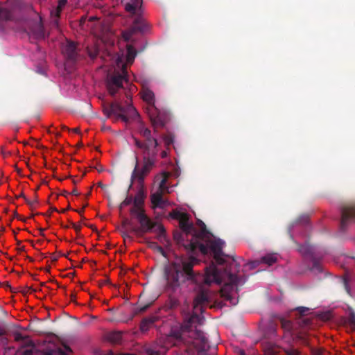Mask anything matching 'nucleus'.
<instances>
[{
	"label": "nucleus",
	"instance_id": "1",
	"mask_svg": "<svg viewBox=\"0 0 355 355\" xmlns=\"http://www.w3.org/2000/svg\"><path fill=\"white\" fill-rule=\"evenodd\" d=\"M196 225L200 230L196 228L197 239H190L184 248L187 252L189 263L183 264L182 266H193L199 264L202 258H211L209 266H216L214 261L218 265H225V266H240L244 261L243 258H235L233 256L226 254L223 249L225 242L218 239L211 233L203 221L198 219Z\"/></svg>",
	"mask_w": 355,
	"mask_h": 355
},
{
	"label": "nucleus",
	"instance_id": "2",
	"mask_svg": "<svg viewBox=\"0 0 355 355\" xmlns=\"http://www.w3.org/2000/svg\"><path fill=\"white\" fill-rule=\"evenodd\" d=\"M209 302L208 291L202 289L193 300L192 313H185L179 331L171 332V337L175 340V345L184 343L199 349L209 347L208 339L201 330L205 318L202 315L204 306Z\"/></svg>",
	"mask_w": 355,
	"mask_h": 355
},
{
	"label": "nucleus",
	"instance_id": "3",
	"mask_svg": "<svg viewBox=\"0 0 355 355\" xmlns=\"http://www.w3.org/2000/svg\"><path fill=\"white\" fill-rule=\"evenodd\" d=\"M139 132L144 138V141H140L137 138H134V141L135 146L141 151L142 163L140 167L139 159L136 156L135 166L131 175V183L137 180L141 184L145 178L155 166L159 144L157 139L152 137L151 131L148 128L141 126L139 129Z\"/></svg>",
	"mask_w": 355,
	"mask_h": 355
},
{
	"label": "nucleus",
	"instance_id": "4",
	"mask_svg": "<svg viewBox=\"0 0 355 355\" xmlns=\"http://www.w3.org/2000/svg\"><path fill=\"white\" fill-rule=\"evenodd\" d=\"M228 268H205L203 282L210 286L212 284H221L223 282L232 286H241L245 279L227 270Z\"/></svg>",
	"mask_w": 355,
	"mask_h": 355
},
{
	"label": "nucleus",
	"instance_id": "5",
	"mask_svg": "<svg viewBox=\"0 0 355 355\" xmlns=\"http://www.w3.org/2000/svg\"><path fill=\"white\" fill-rule=\"evenodd\" d=\"M130 214L133 215L139 223V227H132V232L137 234H144L152 231L155 229V232L157 233V238L160 241H166V230L164 227L158 224L157 222L151 220V219L145 214L144 209H135L130 211Z\"/></svg>",
	"mask_w": 355,
	"mask_h": 355
},
{
	"label": "nucleus",
	"instance_id": "6",
	"mask_svg": "<svg viewBox=\"0 0 355 355\" xmlns=\"http://www.w3.org/2000/svg\"><path fill=\"white\" fill-rule=\"evenodd\" d=\"M103 111L107 118H112L114 121L121 119L125 123L138 115L136 109L128 101H125L124 106L118 101L105 103L103 105Z\"/></svg>",
	"mask_w": 355,
	"mask_h": 355
},
{
	"label": "nucleus",
	"instance_id": "7",
	"mask_svg": "<svg viewBox=\"0 0 355 355\" xmlns=\"http://www.w3.org/2000/svg\"><path fill=\"white\" fill-rule=\"evenodd\" d=\"M166 284L172 291H175L182 282L186 280L197 282V276L193 268H164Z\"/></svg>",
	"mask_w": 355,
	"mask_h": 355
},
{
	"label": "nucleus",
	"instance_id": "8",
	"mask_svg": "<svg viewBox=\"0 0 355 355\" xmlns=\"http://www.w3.org/2000/svg\"><path fill=\"white\" fill-rule=\"evenodd\" d=\"M178 221L182 232L175 231L173 232V239L178 245L184 247V244H187L190 239L198 240L197 234L195 233L196 227L193 223L189 221V216L187 214L184 213Z\"/></svg>",
	"mask_w": 355,
	"mask_h": 355
},
{
	"label": "nucleus",
	"instance_id": "9",
	"mask_svg": "<svg viewBox=\"0 0 355 355\" xmlns=\"http://www.w3.org/2000/svg\"><path fill=\"white\" fill-rule=\"evenodd\" d=\"M142 99L146 102L149 105L152 106L155 110V113L150 114V119L154 127V132H157V128L159 127H164L168 121V114L164 116L160 110H157L155 106V94L154 93L148 89H144L141 92Z\"/></svg>",
	"mask_w": 355,
	"mask_h": 355
},
{
	"label": "nucleus",
	"instance_id": "10",
	"mask_svg": "<svg viewBox=\"0 0 355 355\" xmlns=\"http://www.w3.org/2000/svg\"><path fill=\"white\" fill-rule=\"evenodd\" d=\"M123 82L128 84V71L126 66L124 65L121 72H115L112 75L107 76L106 80V87L109 94L114 96L118 91L123 88Z\"/></svg>",
	"mask_w": 355,
	"mask_h": 355
},
{
	"label": "nucleus",
	"instance_id": "11",
	"mask_svg": "<svg viewBox=\"0 0 355 355\" xmlns=\"http://www.w3.org/2000/svg\"><path fill=\"white\" fill-rule=\"evenodd\" d=\"M279 320L282 328L284 331L290 333L292 336H295L302 344L309 346V340L306 333L297 331L291 321L284 318H280Z\"/></svg>",
	"mask_w": 355,
	"mask_h": 355
},
{
	"label": "nucleus",
	"instance_id": "12",
	"mask_svg": "<svg viewBox=\"0 0 355 355\" xmlns=\"http://www.w3.org/2000/svg\"><path fill=\"white\" fill-rule=\"evenodd\" d=\"M281 259L280 255L277 253H269L261 257L260 259L249 260L247 263H243V266H257L261 264H266L270 266L279 263Z\"/></svg>",
	"mask_w": 355,
	"mask_h": 355
},
{
	"label": "nucleus",
	"instance_id": "13",
	"mask_svg": "<svg viewBox=\"0 0 355 355\" xmlns=\"http://www.w3.org/2000/svg\"><path fill=\"white\" fill-rule=\"evenodd\" d=\"M340 211V228L342 231H345L349 223L355 221V206H343Z\"/></svg>",
	"mask_w": 355,
	"mask_h": 355
},
{
	"label": "nucleus",
	"instance_id": "14",
	"mask_svg": "<svg viewBox=\"0 0 355 355\" xmlns=\"http://www.w3.org/2000/svg\"><path fill=\"white\" fill-rule=\"evenodd\" d=\"M72 349L64 343H54V347H47L43 355H71Z\"/></svg>",
	"mask_w": 355,
	"mask_h": 355
},
{
	"label": "nucleus",
	"instance_id": "15",
	"mask_svg": "<svg viewBox=\"0 0 355 355\" xmlns=\"http://www.w3.org/2000/svg\"><path fill=\"white\" fill-rule=\"evenodd\" d=\"M63 53L66 58L72 62H76L78 58L77 46L73 42H67L63 48Z\"/></svg>",
	"mask_w": 355,
	"mask_h": 355
},
{
	"label": "nucleus",
	"instance_id": "16",
	"mask_svg": "<svg viewBox=\"0 0 355 355\" xmlns=\"http://www.w3.org/2000/svg\"><path fill=\"white\" fill-rule=\"evenodd\" d=\"M296 311H297L300 314L299 318L297 319L298 326L301 328L309 327L311 324V320L310 318L305 317L307 315V312L309 311V309L304 306H300L296 309Z\"/></svg>",
	"mask_w": 355,
	"mask_h": 355
},
{
	"label": "nucleus",
	"instance_id": "17",
	"mask_svg": "<svg viewBox=\"0 0 355 355\" xmlns=\"http://www.w3.org/2000/svg\"><path fill=\"white\" fill-rule=\"evenodd\" d=\"M67 2V0H58V4L56 8L51 11V22L56 26H58V20L60 13Z\"/></svg>",
	"mask_w": 355,
	"mask_h": 355
},
{
	"label": "nucleus",
	"instance_id": "18",
	"mask_svg": "<svg viewBox=\"0 0 355 355\" xmlns=\"http://www.w3.org/2000/svg\"><path fill=\"white\" fill-rule=\"evenodd\" d=\"M105 339L112 345H121L123 341V332L120 331L107 332L105 335Z\"/></svg>",
	"mask_w": 355,
	"mask_h": 355
},
{
	"label": "nucleus",
	"instance_id": "19",
	"mask_svg": "<svg viewBox=\"0 0 355 355\" xmlns=\"http://www.w3.org/2000/svg\"><path fill=\"white\" fill-rule=\"evenodd\" d=\"M299 252L306 257H309L313 260V266H318V263L315 261L314 248L309 244L300 245L298 248Z\"/></svg>",
	"mask_w": 355,
	"mask_h": 355
},
{
	"label": "nucleus",
	"instance_id": "20",
	"mask_svg": "<svg viewBox=\"0 0 355 355\" xmlns=\"http://www.w3.org/2000/svg\"><path fill=\"white\" fill-rule=\"evenodd\" d=\"M121 3L125 6L127 12L135 15L136 14L137 9L141 7L142 0H121Z\"/></svg>",
	"mask_w": 355,
	"mask_h": 355
},
{
	"label": "nucleus",
	"instance_id": "21",
	"mask_svg": "<svg viewBox=\"0 0 355 355\" xmlns=\"http://www.w3.org/2000/svg\"><path fill=\"white\" fill-rule=\"evenodd\" d=\"M163 192L157 191L150 196L151 202L154 208H164L166 205V202L163 199Z\"/></svg>",
	"mask_w": 355,
	"mask_h": 355
},
{
	"label": "nucleus",
	"instance_id": "22",
	"mask_svg": "<svg viewBox=\"0 0 355 355\" xmlns=\"http://www.w3.org/2000/svg\"><path fill=\"white\" fill-rule=\"evenodd\" d=\"M15 340L17 342H22L19 349H23L26 347L35 348L34 342L30 338L29 336H24L20 333L15 334Z\"/></svg>",
	"mask_w": 355,
	"mask_h": 355
},
{
	"label": "nucleus",
	"instance_id": "23",
	"mask_svg": "<svg viewBox=\"0 0 355 355\" xmlns=\"http://www.w3.org/2000/svg\"><path fill=\"white\" fill-rule=\"evenodd\" d=\"M130 28L135 33L137 32L143 33L146 30V23L143 17L137 16Z\"/></svg>",
	"mask_w": 355,
	"mask_h": 355
},
{
	"label": "nucleus",
	"instance_id": "24",
	"mask_svg": "<svg viewBox=\"0 0 355 355\" xmlns=\"http://www.w3.org/2000/svg\"><path fill=\"white\" fill-rule=\"evenodd\" d=\"M144 193L142 190H139L136 194L134 200H133V207L131 208L130 211H133L135 209H144L142 207L144 201Z\"/></svg>",
	"mask_w": 355,
	"mask_h": 355
},
{
	"label": "nucleus",
	"instance_id": "25",
	"mask_svg": "<svg viewBox=\"0 0 355 355\" xmlns=\"http://www.w3.org/2000/svg\"><path fill=\"white\" fill-rule=\"evenodd\" d=\"M31 31L37 39H44L45 37V31L41 22H38L32 28Z\"/></svg>",
	"mask_w": 355,
	"mask_h": 355
},
{
	"label": "nucleus",
	"instance_id": "26",
	"mask_svg": "<svg viewBox=\"0 0 355 355\" xmlns=\"http://www.w3.org/2000/svg\"><path fill=\"white\" fill-rule=\"evenodd\" d=\"M168 178V174L166 172L162 174L161 180L159 183V187L157 191H162L163 193L167 192L168 193V188L166 187V182Z\"/></svg>",
	"mask_w": 355,
	"mask_h": 355
},
{
	"label": "nucleus",
	"instance_id": "27",
	"mask_svg": "<svg viewBox=\"0 0 355 355\" xmlns=\"http://www.w3.org/2000/svg\"><path fill=\"white\" fill-rule=\"evenodd\" d=\"M155 320L153 318H144L140 324V330L143 332L147 331L150 327L153 324Z\"/></svg>",
	"mask_w": 355,
	"mask_h": 355
},
{
	"label": "nucleus",
	"instance_id": "28",
	"mask_svg": "<svg viewBox=\"0 0 355 355\" xmlns=\"http://www.w3.org/2000/svg\"><path fill=\"white\" fill-rule=\"evenodd\" d=\"M195 348L197 349V355H215L216 348L213 347L211 349L209 345V347H207L205 349H199L198 347Z\"/></svg>",
	"mask_w": 355,
	"mask_h": 355
},
{
	"label": "nucleus",
	"instance_id": "29",
	"mask_svg": "<svg viewBox=\"0 0 355 355\" xmlns=\"http://www.w3.org/2000/svg\"><path fill=\"white\" fill-rule=\"evenodd\" d=\"M137 55V51L134 47L130 45L127 46V60L128 62H132Z\"/></svg>",
	"mask_w": 355,
	"mask_h": 355
},
{
	"label": "nucleus",
	"instance_id": "30",
	"mask_svg": "<svg viewBox=\"0 0 355 355\" xmlns=\"http://www.w3.org/2000/svg\"><path fill=\"white\" fill-rule=\"evenodd\" d=\"M34 351L35 348L32 347H31V349H26L24 350L19 349L17 350L15 355H33Z\"/></svg>",
	"mask_w": 355,
	"mask_h": 355
},
{
	"label": "nucleus",
	"instance_id": "31",
	"mask_svg": "<svg viewBox=\"0 0 355 355\" xmlns=\"http://www.w3.org/2000/svg\"><path fill=\"white\" fill-rule=\"evenodd\" d=\"M146 352L147 355H163L164 351L157 350L154 347H149L146 349Z\"/></svg>",
	"mask_w": 355,
	"mask_h": 355
},
{
	"label": "nucleus",
	"instance_id": "32",
	"mask_svg": "<svg viewBox=\"0 0 355 355\" xmlns=\"http://www.w3.org/2000/svg\"><path fill=\"white\" fill-rule=\"evenodd\" d=\"M134 34H135V33L133 31H132V30L130 28H129L128 30L123 31L122 33V36H123V38L124 39V40L128 42L131 39V37H132V35Z\"/></svg>",
	"mask_w": 355,
	"mask_h": 355
},
{
	"label": "nucleus",
	"instance_id": "33",
	"mask_svg": "<svg viewBox=\"0 0 355 355\" xmlns=\"http://www.w3.org/2000/svg\"><path fill=\"white\" fill-rule=\"evenodd\" d=\"M268 333L270 334L269 336H275L277 334V327L275 324L270 323L268 327Z\"/></svg>",
	"mask_w": 355,
	"mask_h": 355
},
{
	"label": "nucleus",
	"instance_id": "34",
	"mask_svg": "<svg viewBox=\"0 0 355 355\" xmlns=\"http://www.w3.org/2000/svg\"><path fill=\"white\" fill-rule=\"evenodd\" d=\"M183 212H180L179 211H177V210H173L170 214H169V216L173 218V219H176L178 220H179V219L180 218V217L183 215Z\"/></svg>",
	"mask_w": 355,
	"mask_h": 355
},
{
	"label": "nucleus",
	"instance_id": "35",
	"mask_svg": "<svg viewBox=\"0 0 355 355\" xmlns=\"http://www.w3.org/2000/svg\"><path fill=\"white\" fill-rule=\"evenodd\" d=\"M163 139L167 147H169L173 143V138L171 135H164Z\"/></svg>",
	"mask_w": 355,
	"mask_h": 355
},
{
	"label": "nucleus",
	"instance_id": "36",
	"mask_svg": "<svg viewBox=\"0 0 355 355\" xmlns=\"http://www.w3.org/2000/svg\"><path fill=\"white\" fill-rule=\"evenodd\" d=\"M132 199L131 197L126 198L120 205L119 209H123L125 206L129 205L132 203Z\"/></svg>",
	"mask_w": 355,
	"mask_h": 355
},
{
	"label": "nucleus",
	"instance_id": "37",
	"mask_svg": "<svg viewBox=\"0 0 355 355\" xmlns=\"http://www.w3.org/2000/svg\"><path fill=\"white\" fill-rule=\"evenodd\" d=\"M222 296L225 300L230 301L231 303L235 304L236 302H234V299L232 297L229 293H225L223 291H222Z\"/></svg>",
	"mask_w": 355,
	"mask_h": 355
},
{
	"label": "nucleus",
	"instance_id": "38",
	"mask_svg": "<svg viewBox=\"0 0 355 355\" xmlns=\"http://www.w3.org/2000/svg\"><path fill=\"white\" fill-rule=\"evenodd\" d=\"M150 306V304H146V305H144V306H140L139 308H137L135 310V314H137L139 313H142V312H144L147 310V309Z\"/></svg>",
	"mask_w": 355,
	"mask_h": 355
},
{
	"label": "nucleus",
	"instance_id": "39",
	"mask_svg": "<svg viewBox=\"0 0 355 355\" xmlns=\"http://www.w3.org/2000/svg\"><path fill=\"white\" fill-rule=\"evenodd\" d=\"M127 226H130L131 228L133 227L132 222L130 220H128V218H125L122 220V223H121L122 229L123 230Z\"/></svg>",
	"mask_w": 355,
	"mask_h": 355
},
{
	"label": "nucleus",
	"instance_id": "40",
	"mask_svg": "<svg viewBox=\"0 0 355 355\" xmlns=\"http://www.w3.org/2000/svg\"><path fill=\"white\" fill-rule=\"evenodd\" d=\"M349 322L355 327V313L353 311H351L348 318Z\"/></svg>",
	"mask_w": 355,
	"mask_h": 355
},
{
	"label": "nucleus",
	"instance_id": "41",
	"mask_svg": "<svg viewBox=\"0 0 355 355\" xmlns=\"http://www.w3.org/2000/svg\"><path fill=\"white\" fill-rule=\"evenodd\" d=\"M311 355H323V352L321 349H315L311 347Z\"/></svg>",
	"mask_w": 355,
	"mask_h": 355
},
{
	"label": "nucleus",
	"instance_id": "42",
	"mask_svg": "<svg viewBox=\"0 0 355 355\" xmlns=\"http://www.w3.org/2000/svg\"><path fill=\"white\" fill-rule=\"evenodd\" d=\"M26 202L30 206L31 209H33L35 204L37 203V197H35V200H29L28 199H26Z\"/></svg>",
	"mask_w": 355,
	"mask_h": 355
},
{
	"label": "nucleus",
	"instance_id": "43",
	"mask_svg": "<svg viewBox=\"0 0 355 355\" xmlns=\"http://www.w3.org/2000/svg\"><path fill=\"white\" fill-rule=\"evenodd\" d=\"M71 224V226L75 230V231L76 232L78 236H79V232L80 231V225H76V223H73V222H71L70 223Z\"/></svg>",
	"mask_w": 355,
	"mask_h": 355
},
{
	"label": "nucleus",
	"instance_id": "44",
	"mask_svg": "<svg viewBox=\"0 0 355 355\" xmlns=\"http://www.w3.org/2000/svg\"><path fill=\"white\" fill-rule=\"evenodd\" d=\"M36 291H37V290L35 288H33L31 286H26L24 288V290L23 292L24 293H31L36 292Z\"/></svg>",
	"mask_w": 355,
	"mask_h": 355
},
{
	"label": "nucleus",
	"instance_id": "45",
	"mask_svg": "<svg viewBox=\"0 0 355 355\" xmlns=\"http://www.w3.org/2000/svg\"><path fill=\"white\" fill-rule=\"evenodd\" d=\"M88 53L92 59H94L97 56L98 51L94 49L93 51H89Z\"/></svg>",
	"mask_w": 355,
	"mask_h": 355
},
{
	"label": "nucleus",
	"instance_id": "46",
	"mask_svg": "<svg viewBox=\"0 0 355 355\" xmlns=\"http://www.w3.org/2000/svg\"><path fill=\"white\" fill-rule=\"evenodd\" d=\"M156 248H157V250L160 254H162L163 256H164V257H165V252H164V249H163L161 246L157 245V246H156Z\"/></svg>",
	"mask_w": 355,
	"mask_h": 355
},
{
	"label": "nucleus",
	"instance_id": "47",
	"mask_svg": "<svg viewBox=\"0 0 355 355\" xmlns=\"http://www.w3.org/2000/svg\"><path fill=\"white\" fill-rule=\"evenodd\" d=\"M53 211H58V210L55 207H51L49 209V211H48L46 214H45V215H46L48 216H50L51 213L53 212Z\"/></svg>",
	"mask_w": 355,
	"mask_h": 355
},
{
	"label": "nucleus",
	"instance_id": "48",
	"mask_svg": "<svg viewBox=\"0 0 355 355\" xmlns=\"http://www.w3.org/2000/svg\"><path fill=\"white\" fill-rule=\"evenodd\" d=\"M127 268H123V267H121L120 268V271L119 272V275H122L123 274H125L126 272V269Z\"/></svg>",
	"mask_w": 355,
	"mask_h": 355
},
{
	"label": "nucleus",
	"instance_id": "49",
	"mask_svg": "<svg viewBox=\"0 0 355 355\" xmlns=\"http://www.w3.org/2000/svg\"><path fill=\"white\" fill-rule=\"evenodd\" d=\"M71 193L72 195H75V196H79L80 195V193L78 191V190L76 189H73Z\"/></svg>",
	"mask_w": 355,
	"mask_h": 355
},
{
	"label": "nucleus",
	"instance_id": "50",
	"mask_svg": "<svg viewBox=\"0 0 355 355\" xmlns=\"http://www.w3.org/2000/svg\"><path fill=\"white\" fill-rule=\"evenodd\" d=\"M160 155H161V157L162 158L166 157H167V152H166V150L162 151Z\"/></svg>",
	"mask_w": 355,
	"mask_h": 355
},
{
	"label": "nucleus",
	"instance_id": "51",
	"mask_svg": "<svg viewBox=\"0 0 355 355\" xmlns=\"http://www.w3.org/2000/svg\"><path fill=\"white\" fill-rule=\"evenodd\" d=\"M123 233V237L125 239L126 238L128 239H130V236L127 234V233H125L124 231H122Z\"/></svg>",
	"mask_w": 355,
	"mask_h": 355
},
{
	"label": "nucleus",
	"instance_id": "52",
	"mask_svg": "<svg viewBox=\"0 0 355 355\" xmlns=\"http://www.w3.org/2000/svg\"><path fill=\"white\" fill-rule=\"evenodd\" d=\"M124 92H125V96H126V98H127L128 99H129V98H131V96H130V93H129V92H126L125 90L124 91Z\"/></svg>",
	"mask_w": 355,
	"mask_h": 355
},
{
	"label": "nucleus",
	"instance_id": "53",
	"mask_svg": "<svg viewBox=\"0 0 355 355\" xmlns=\"http://www.w3.org/2000/svg\"><path fill=\"white\" fill-rule=\"evenodd\" d=\"M23 198L25 200L26 199V197L24 196V194L23 193H21L18 196L17 198Z\"/></svg>",
	"mask_w": 355,
	"mask_h": 355
},
{
	"label": "nucleus",
	"instance_id": "54",
	"mask_svg": "<svg viewBox=\"0 0 355 355\" xmlns=\"http://www.w3.org/2000/svg\"><path fill=\"white\" fill-rule=\"evenodd\" d=\"M72 130L74 132L78 133L80 130L78 128H76L73 129Z\"/></svg>",
	"mask_w": 355,
	"mask_h": 355
},
{
	"label": "nucleus",
	"instance_id": "55",
	"mask_svg": "<svg viewBox=\"0 0 355 355\" xmlns=\"http://www.w3.org/2000/svg\"><path fill=\"white\" fill-rule=\"evenodd\" d=\"M83 209H84V207H83L82 209H80V210H77V209H76V210H74V211H76V212H78V214H82V212L83 211Z\"/></svg>",
	"mask_w": 355,
	"mask_h": 355
},
{
	"label": "nucleus",
	"instance_id": "56",
	"mask_svg": "<svg viewBox=\"0 0 355 355\" xmlns=\"http://www.w3.org/2000/svg\"><path fill=\"white\" fill-rule=\"evenodd\" d=\"M73 275H74V272H73L68 273L66 276H67V277H73Z\"/></svg>",
	"mask_w": 355,
	"mask_h": 355
},
{
	"label": "nucleus",
	"instance_id": "57",
	"mask_svg": "<svg viewBox=\"0 0 355 355\" xmlns=\"http://www.w3.org/2000/svg\"><path fill=\"white\" fill-rule=\"evenodd\" d=\"M62 196H67V195H68V193H67L66 191H64L62 193Z\"/></svg>",
	"mask_w": 355,
	"mask_h": 355
},
{
	"label": "nucleus",
	"instance_id": "58",
	"mask_svg": "<svg viewBox=\"0 0 355 355\" xmlns=\"http://www.w3.org/2000/svg\"><path fill=\"white\" fill-rule=\"evenodd\" d=\"M40 234H41V235H42V236H44V234H43L44 229L40 228Z\"/></svg>",
	"mask_w": 355,
	"mask_h": 355
},
{
	"label": "nucleus",
	"instance_id": "59",
	"mask_svg": "<svg viewBox=\"0 0 355 355\" xmlns=\"http://www.w3.org/2000/svg\"><path fill=\"white\" fill-rule=\"evenodd\" d=\"M62 130H69V129L67 127H66L65 125H63V126L62 127Z\"/></svg>",
	"mask_w": 355,
	"mask_h": 355
},
{
	"label": "nucleus",
	"instance_id": "60",
	"mask_svg": "<svg viewBox=\"0 0 355 355\" xmlns=\"http://www.w3.org/2000/svg\"><path fill=\"white\" fill-rule=\"evenodd\" d=\"M308 220H309L308 216H305V217H304V222H308Z\"/></svg>",
	"mask_w": 355,
	"mask_h": 355
},
{
	"label": "nucleus",
	"instance_id": "61",
	"mask_svg": "<svg viewBox=\"0 0 355 355\" xmlns=\"http://www.w3.org/2000/svg\"><path fill=\"white\" fill-rule=\"evenodd\" d=\"M271 354H274V353H276V351L275 349H271V352H270Z\"/></svg>",
	"mask_w": 355,
	"mask_h": 355
},
{
	"label": "nucleus",
	"instance_id": "62",
	"mask_svg": "<svg viewBox=\"0 0 355 355\" xmlns=\"http://www.w3.org/2000/svg\"><path fill=\"white\" fill-rule=\"evenodd\" d=\"M85 262H86L85 259H84V258H83V259H82L81 263H85Z\"/></svg>",
	"mask_w": 355,
	"mask_h": 355
},
{
	"label": "nucleus",
	"instance_id": "63",
	"mask_svg": "<svg viewBox=\"0 0 355 355\" xmlns=\"http://www.w3.org/2000/svg\"><path fill=\"white\" fill-rule=\"evenodd\" d=\"M14 216L17 217V218H19V216L15 212V214H14Z\"/></svg>",
	"mask_w": 355,
	"mask_h": 355
},
{
	"label": "nucleus",
	"instance_id": "64",
	"mask_svg": "<svg viewBox=\"0 0 355 355\" xmlns=\"http://www.w3.org/2000/svg\"><path fill=\"white\" fill-rule=\"evenodd\" d=\"M3 10H0V16H3Z\"/></svg>",
	"mask_w": 355,
	"mask_h": 355
}]
</instances>
